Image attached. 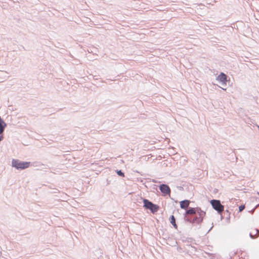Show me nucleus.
I'll list each match as a JSON object with an SVG mask.
<instances>
[{
	"mask_svg": "<svg viewBox=\"0 0 259 259\" xmlns=\"http://www.w3.org/2000/svg\"><path fill=\"white\" fill-rule=\"evenodd\" d=\"M258 231V230L257 229H255V234L254 235H253V234L252 233H249L250 237L251 239H255V238H257L258 237V236L257 235Z\"/></svg>",
	"mask_w": 259,
	"mask_h": 259,
	"instance_id": "6e6552de",
	"label": "nucleus"
},
{
	"mask_svg": "<svg viewBox=\"0 0 259 259\" xmlns=\"http://www.w3.org/2000/svg\"><path fill=\"white\" fill-rule=\"evenodd\" d=\"M124 108L123 107H121L118 108L117 109H116V112L121 111V110H120V108Z\"/></svg>",
	"mask_w": 259,
	"mask_h": 259,
	"instance_id": "f8f14e48",
	"label": "nucleus"
},
{
	"mask_svg": "<svg viewBox=\"0 0 259 259\" xmlns=\"http://www.w3.org/2000/svg\"><path fill=\"white\" fill-rule=\"evenodd\" d=\"M213 226H212L209 230L208 231V233L210 231V230L212 228Z\"/></svg>",
	"mask_w": 259,
	"mask_h": 259,
	"instance_id": "2eb2a0df",
	"label": "nucleus"
},
{
	"mask_svg": "<svg viewBox=\"0 0 259 259\" xmlns=\"http://www.w3.org/2000/svg\"><path fill=\"white\" fill-rule=\"evenodd\" d=\"M191 202L188 199L180 202V207L186 210L184 213V220L185 222L191 224L200 225L203 221L206 212L199 207H189Z\"/></svg>",
	"mask_w": 259,
	"mask_h": 259,
	"instance_id": "f257e3e1",
	"label": "nucleus"
},
{
	"mask_svg": "<svg viewBox=\"0 0 259 259\" xmlns=\"http://www.w3.org/2000/svg\"><path fill=\"white\" fill-rule=\"evenodd\" d=\"M30 165L31 162L29 161H22L17 159H13L12 160V166L17 170L25 169Z\"/></svg>",
	"mask_w": 259,
	"mask_h": 259,
	"instance_id": "7ed1b4c3",
	"label": "nucleus"
},
{
	"mask_svg": "<svg viewBox=\"0 0 259 259\" xmlns=\"http://www.w3.org/2000/svg\"><path fill=\"white\" fill-rule=\"evenodd\" d=\"M223 211H224L223 213L224 214V216H225L226 215L227 218L229 220L230 218V213L229 211V210H226L225 211L224 210Z\"/></svg>",
	"mask_w": 259,
	"mask_h": 259,
	"instance_id": "9d476101",
	"label": "nucleus"
},
{
	"mask_svg": "<svg viewBox=\"0 0 259 259\" xmlns=\"http://www.w3.org/2000/svg\"><path fill=\"white\" fill-rule=\"evenodd\" d=\"M210 203L212 207L221 215V219H223L224 217L222 213L224 209V206L221 204V201L220 200L212 199L210 200Z\"/></svg>",
	"mask_w": 259,
	"mask_h": 259,
	"instance_id": "20e7f679",
	"label": "nucleus"
},
{
	"mask_svg": "<svg viewBox=\"0 0 259 259\" xmlns=\"http://www.w3.org/2000/svg\"><path fill=\"white\" fill-rule=\"evenodd\" d=\"M159 189L163 196L170 195L171 190L167 185L164 184H161L159 186Z\"/></svg>",
	"mask_w": 259,
	"mask_h": 259,
	"instance_id": "39448f33",
	"label": "nucleus"
},
{
	"mask_svg": "<svg viewBox=\"0 0 259 259\" xmlns=\"http://www.w3.org/2000/svg\"><path fill=\"white\" fill-rule=\"evenodd\" d=\"M116 173L119 176V177H124V173L122 171V170L120 169V170H114Z\"/></svg>",
	"mask_w": 259,
	"mask_h": 259,
	"instance_id": "1a4fd4ad",
	"label": "nucleus"
},
{
	"mask_svg": "<svg viewBox=\"0 0 259 259\" xmlns=\"http://www.w3.org/2000/svg\"><path fill=\"white\" fill-rule=\"evenodd\" d=\"M257 194H258V195L259 196V192H257Z\"/></svg>",
	"mask_w": 259,
	"mask_h": 259,
	"instance_id": "f3484780",
	"label": "nucleus"
},
{
	"mask_svg": "<svg viewBox=\"0 0 259 259\" xmlns=\"http://www.w3.org/2000/svg\"><path fill=\"white\" fill-rule=\"evenodd\" d=\"M106 181L107 182V184H109L111 181V180L109 179V178H107Z\"/></svg>",
	"mask_w": 259,
	"mask_h": 259,
	"instance_id": "ddd939ff",
	"label": "nucleus"
},
{
	"mask_svg": "<svg viewBox=\"0 0 259 259\" xmlns=\"http://www.w3.org/2000/svg\"><path fill=\"white\" fill-rule=\"evenodd\" d=\"M3 139H4L3 135H0V142L3 140Z\"/></svg>",
	"mask_w": 259,
	"mask_h": 259,
	"instance_id": "4468645a",
	"label": "nucleus"
},
{
	"mask_svg": "<svg viewBox=\"0 0 259 259\" xmlns=\"http://www.w3.org/2000/svg\"><path fill=\"white\" fill-rule=\"evenodd\" d=\"M169 220L171 224L173 226L175 229H178V225L176 224V218L173 215H171L169 218Z\"/></svg>",
	"mask_w": 259,
	"mask_h": 259,
	"instance_id": "0eeeda50",
	"label": "nucleus"
},
{
	"mask_svg": "<svg viewBox=\"0 0 259 259\" xmlns=\"http://www.w3.org/2000/svg\"><path fill=\"white\" fill-rule=\"evenodd\" d=\"M245 208V206L244 204L241 205L239 206V212L242 211Z\"/></svg>",
	"mask_w": 259,
	"mask_h": 259,
	"instance_id": "9b49d317",
	"label": "nucleus"
},
{
	"mask_svg": "<svg viewBox=\"0 0 259 259\" xmlns=\"http://www.w3.org/2000/svg\"><path fill=\"white\" fill-rule=\"evenodd\" d=\"M143 202V207L148 209L153 214L157 212L160 207L158 205L153 203L152 201L146 198H142Z\"/></svg>",
	"mask_w": 259,
	"mask_h": 259,
	"instance_id": "f03ea898",
	"label": "nucleus"
},
{
	"mask_svg": "<svg viewBox=\"0 0 259 259\" xmlns=\"http://www.w3.org/2000/svg\"><path fill=\"white\" fill-rule=\"evenodd\" d=\"M227 75L223 72L221 73L217 77V80L222 82L223 84H226L227 82Z\"/></svg>",
	"mask_w": 259,
	"mask_h": 259,
	"instance_id": "423d86ee",
	"label": "nucleus"
},
{
	"mask_svg": "<svg viewBox=\"0 0 259 259\" xmlns=\"http://www.w3.org/2000/svg\"><path fill=\"white\" fill-rule=\"evenodd\" d=\"M107 80H108L109 82L111 81V80H110V79H107Z\"/></svg>",
	"mask_w": 259,
	"mask_h": 259,
	"instance_id": "dca6fc26",
	"label": "nucleus"
}]
</instances>
